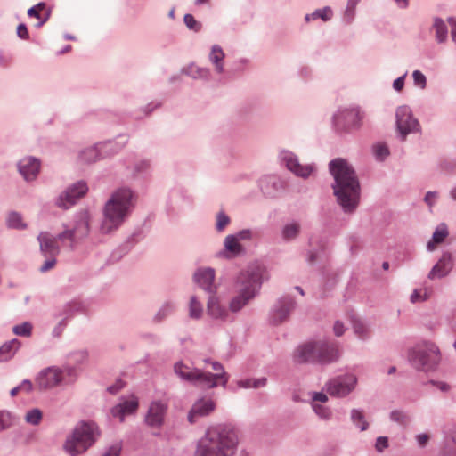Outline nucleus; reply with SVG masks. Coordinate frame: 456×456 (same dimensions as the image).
<instances>
[{
  "label": "nucleus",
  "instance_id": "44",
  "mask_svg": "<svg viewBox=\"0 0 456 456\" xmlns=\"http://www.w3.org/2000/svg\"><path fill=\"white\" fill-rule=\"evenodd\" d=\"M230 224L231 218L224 210L216 213L215 228L217 232H223Z\"/></svg>",
  "mask_w": 456,
  "mask_h": 456
},
{
  "label": "nucleus",
  "instance_id": "3",
  "mask_svg": "<svg viewBox=\"0 0 456 456\" xmlns=\"http://www.w3.org/2000/svg\"><path fill=\"white\" fill-rule=\"evenodd\" d=\"M91 215L87 209H81L74 215L71 225L63 224V231L56 236L48 232H41L37 236L40 252L44 256H57L60 248L57 240L69 243V248L74 249L76 245L88 237L90 233Z\"/></svg>",
  "mask_w": 456,
  "mask_h": 456
},
{
  "label": "nucleus",
  "instance_id": "63",
  "mask_svg": "<svg viewBox=\"0 0 456 456\" xmlns=\"http://www.w3.org/2000/svg\"><path fill=\"white\" fill-rule=\"evenodd\" d=\"M429 440L428 434L422 433L416 436V441L420 447L426 446Z\"/></svg>",
  "mask_w": 456,
  "mask_h": 456
},
{
  "label": "nucleus",
  "instance_id": "51",
  "mask_svg": "<svg viewBox=\"0 0 456 456\" xmlns=\"http://www.w3.org/2000/svg\"><path fill=\"white\" fill-rule=\"evenodd\" d=\"M12 424V414L7 411H0V431L7 429Z\"/></svg>",
  "mask_w": 456,
  "mask_h": 456
},
{
  "label": "nucleus",
  "instance_id": "12",
  "mask_svg": "<svg viewBox=\"0 0 456 456\" xmlns=\"http://www.w3.org/2000/svg\"><path fill=\"white\" fill-rule=\"evenodd\" d=\"M395 126L402 141L410 134L419 130V124L413 117L412 110L408 105L399 106L395 110Z\"/></svg>",
  "mask_w": 456,
  "mask_h": 456
},
{
  "label": "nucleus",
  "instance_id": "23",
  "mask_svg": "<svg viewBox=\"0 0 456 456\" xmlns=\"http://www.w3.org/2000/svg\"><path fill=\"white\" fill-rule=\"evenodd\" d=\"M220 254L226 259H233L244 256L247 249L234 236L228 234L224 240V249Z\"/></svg>",
  "mask_w": 456,
  "mask_h": 456
},
{
  "label": "nucleus",
  "instance_id": "28",
  "mask_svg": "<svg viewBox=\"0 0 456 456\" xmlns=\"http://www.w3.org/2000/svg\"><path fill=\"white\" fill-rule=\"evenodd\" d=\"M302 226L299 221L291 220L285 223L280 231V236L283 242L290 243L295 241L300 235Z\"/></svg>",
  "mask_w": 456,
  "mask_h": 456
},
{
  "label": "nucleus",
  "instance_id": "53",
  "mask_svg": "<svg viewBox=\"0 0 456 456\" xmlns=\"http://www.w3.org/2000/svg\"><path fill=\"white\" fill-rule=\"evenodd\" d=\"M439 194L436 191H429L426 193L424 197L425 203L429 207L432 208L435 206L437 202Z\"/></svg>",
  "mask_w": 456,
  "mask_h": 456
},
{
  "label": "nucleus",
  "instance_id": "5",
  "mask_svg": "<svg viewBox=\"0 0 456 456\" xmlns=\"http://www.w3.org/2000/svg\"><path fill=\"white\" fill-rule=\"evenodd\" d=\"M238 444V435L233 428L213 426L198 441L193 456H233Z\"/></svg>",
  "mask_w": 456,
  "mask_h": 456
},
{
  "label": "nucleus",
  "instance_id": "19",
  "mask_svg": "<svg viewBox=\"0 0 456 456\" xmlns=\"http://www.w3.org/2000/svg\"><path fill=\"white\" fill-rule=\"evenodd\" d=\"M17 167L23 179L31 183L36 181L40 173L41 161L36 157L27 156L18 161Z\"/></svg>",
  "mask_w": 456,
  "mask_h": 456
},
{
  "label": "nucleus",
  "instance_id": "21",
  "mask_svg": "<svg viewBox=\"0 0 456 456\" xmlns=\"http://www.w3.org/2000/svg\"><path fill=\"white\" fill-rule=\"evenodd\" d=\"M138 399L134 395L129 398H121L120 402L113 406L110 414L113 418L118 419L120 422L125 420V416L133 414L138 409Z\"/></svg>",
  "mask_w": 456,
  "mask_h": 456
},
{
  "label": "nucleus",
  "instance_id": "64",
  "mask_svg": "<svg viewBox=\"0 0 456 456\" xmlns=\"http://www.w3.org/2000/svg\"><path fill=\"white\" fill-rule=\"evenodd\" d=\"M432 384L436 385V387L443 392H448L450 390V386L445 382L432 381Z\"/></svg>",
  "mask_w": 456,
  "mask_h": 456
},
{
  "label": "nucleus",
  "instance_id": "56",
  "mask_svg": "<svg viewBox=\"0 0 456 456\" xmlns=\"http://www.w3.org/2000/svg\"><path fill=\"white\" fill-rule=\"evenodd\" d=\"M312 402L311 403H325L328 402L329 398L326 394L323 392H312L311 394Z\"/></svg>",
  "mask_w": 456,
  "mask_h": 456
},
{
  "label": "nucleus",
  "instance_id": "59",
  "mask_svg": "<svg viewBox=\"0 0 456 456\" xmlns=\"http://www.w3.org/2000/svg\"><path fill=\"white\" fill-rule=\"evenodd\" d=\"M345 330H346V328H345L344 323L341 322L340 321H336L334 323V326H333L334 334L337 337H340L344 334Z\"/></svg>",
  "mask_w": 456,
  "mask_h": 456
},
{
  "label": "nucleus",
  "instance_id": "27",
  "mask_svg": "<svg viewBox=\"0 0 456 456\" xmlns=\"http://www.w3.org/2000/svg\"><path fill=\"white\" fill-rule=\"evenodd\" d=\"M127 142L126 135H118L114 140L99 142L102 156L106 158L117 154L126 145Z\"/></svg>",
  "mask_w": 456,
  "mask_h": 456
},
{
  "label": "nucleus",
  "instance_id": "49",
  "mask_svg": "<svg viewBox=\"0 0 456 456\" xmlns=\"http://www.w3.org/2000/svg\"><path fill=\"white\" fill-rule=\"evenodd\" d=\"M389 418L392 421L400 425H405L409 421L408 415L403 411L394 410L390 412Z\"/></svg>",
  "mask_w": 456,
  "mask_h": 456
},
{
  "label": "nucleus",
  "instance_id": "32",
  "mask_svg": "<svg viewBox=\"0 0 456 456\" xmlns=\"http://www.w3.org/2000/svg\"><path fill=\"white\" fill-rule=\"evenodd\" d=\"M333 17V11L330 6H325L323 8L316 9L312 13H307L305 15V22H310L312 20H316L318 19L322 20L324 22L330 20Z\"/></svg>",
  "mask_w": 456,
  "mask_h": 456
},
{
  "label": "nucleus",
  "instance_id": "2",
  "mask_svg": "<svg viewBox=\"0 0 456 456\" xmlns=\"http://www.w3.org/2000/svg\"><path fill=\"white\" fill-rule=\"evenodd\" d=\"M329 170L334 179L331 188L338 204L344 213H354L361 197L360 182L354 169L346 159L337 158L329 163Z\"/></svg>",
  "mask_w": 456,
  "mask_h": 456
},
{
  "label": "nucleus",
  "instance_id": "13",
  "mask_svg": "<svg viewBox=\"0 0 456 456\" xmlns=\"http://www.w3.org/2000/svg\"><path fill=\"white\" fill-rule=\"evenodd\" d=\"M175 374L182 380L204 388V384L209 383V377L203 374V370L178 361L174 364Z\"/></svg>",
  "mask_w": 456,
  "mask_h": 456
},
{
  "label": "nucleus",
  "instance_id": "15",
  "mask_svg": "<svg viewBox=\"0 0 456 456\" xmlns=\"http://www.w3.org/2000/svg\"><path fill=\"white\" fill-rule=\"evenodd\" d=\"M279 158L281 162L290 172L295 175L301 178H308L312 173L315 170V167L313 164L302 165L297 156L288 150H282L279 153Z\"/></svg>",
  "mask_w": 456,
  "mask_h": 456
},
{
  "label": "nucleus",
  "instance_id": "35",
  "mask_svg": "<svg viewBox=\"0 0 456 456\" xmlns=\"http://www.w3.org/2000/svg\"><path fill=\"white\" fill-rule=\"evenodd\" d=\"M448 236V230L445 224H440L433 232L432 240L427 244L428 251H432L435 248V244L441 243Z\"/></svg>",
  "mask_w": 456,
  "mask_h": 456
},
{
  "label": "nucleus",
  "instance_id": "58",
  "mask_svg": "<svg viewBox=\"0 0 456 456\" xmlns=\"http://www.w3.org/2000/svg\"><path fill=\"white\" fill-rule=\"evenodd\" d=\"M17 36L20 39L27 40L29 38L28 30L27 28V26L24 23H20L17 27Z\"/></svg>",
  "mask_w": 456,
  "mask_h": 456
},
{
  "label": "nucleus",
  "instance_id": "16",
  "mask_svg": "<svg viewBox=\"0 0 456 456\" xmlns=\"http://www.w3.org/2000/svg\"><path fill=\"white\" fill-rule=\"evenodd\" d=\"M295 307L296 302L293 297L287 296L279 298L270 312V322L273 325H279L286 322Z\"/></svg>",
  "mask_w": 456,
  "mask_h": 456
},
{
  "label": "nucleus",
  "instance_id": "7",
  "mask_svg": "<svg viewBox=\"0 0 456 456\" xmlns=\"http://www.w3.org/2000/svg\"><path fill=\"white\" fill-rule=\"evenodd\" d=\"M100 436L101 430L95 422L81 420L67 436L62 447L69 456H80L94 446Z\"/></svg>",
  "mask_w": 456,
  "mask_h": 456
},
{
  "label": "nucleus",
  "instance_id": "46",
  "mask_svg": "<svg viewBox=\"0 0 456 456\" xmlns=\"http://www.w3.org/2000/svg\"><path fill=\"white\" fill-rule=\"evenodd\" d=\"M372 152L375 159L379 161H383L390 153L388 147L384 143H377L373 145Z\"/></svg>",
  "mask_w": 456,
  "mask_h": 456
},
{
  "label": "nucleus",
  "instance_id": "37",
  "mask_svg": "<svg viewBox=\"0 0 456 456\" xmlns=\"http://www.w3.org/2000/svg\"><path fill=\"white\" fill-rule=\"evenodd\" d=\"M267 379L263 377L259 379H240L237 380L236 384L239 388H260L266 386Z\"/></svg>",
  "mask_w": 456,
  "mask_h": 456
},
{
  "label": "nucleus",
  "instance_id": "60",
  "mask_svg": "<svg viewBox=\"0 0 456 456\" xmlns=\"http://www.w3.org/2000/svg\"><path fill=\"white\" fill-rule=\"evenodd\" d=\"M354 11H355L354 8H350L349 6L346 5L345 13H344V20L346 23H351L353 21L354 17Z\"/></svg>",
  "mask_w": 456,
  "mask_h": 456
},
{
  "label": "nucleus",
  "instance_id": "54",
  "mask_svg": "<svg viewBox=\"0 0 456 456\" xmlns=\"http://www.w3.org/2000/svg\"><path fill=\"white\" fill-rule=\"evenodd\" d=\"M46 259L43 263V265L39 267V271L41 273H45L56 265V256H45Z\"/></svg>",
  "mask_w": 456,
  "mask_h": 456
},
{
  "label": "nucleus",
  "instance_id": "14",
  "mask_svg": "<svg viewBox=\"0 0 456 456\" xmlns=\"http://www.w3.org/2000/svg\"><path fill=\"white\" fill-rule=\"evenodd\" d=\"M88 191L87 183L77 181L66 188L55 200V205L62 209H69L73 207L79 199L83 198Z\"/></svg>",
  "mask_w": 456,
  "mask_h": 456
},
{
  "label": "nucleus",
  "instance_id": "42",
  "mask_svg": "<svg viewBox=\"0 0 456 456\" xmlns=\"http://www.w3.org/2000/svg\"><path fill=\"white\" fill-rule=\"evenodd\" d=\"M202 314V304L199 301L196 296H191L189 302V317L194 320H199L201 318Z\"/></svg>",
  "mask_w": 456,
  "mask_h": 456
},
{
  "label": "nucleus",
  "instance_id": "17",
  "mask_svg": "<svg viewBox=\"0 0 456 456\" xmlns=\"http://www.w3.org/2000/svg\"><path fill=\"white\" fill-rule=\"evenodd\" d=\"M258 187L267 198L277 197L285 188V182L276 175H265L258 180Z\"/></svg>",
  "mask_w": 456,
  "mask_h": 456
},
{
  "label": "nucleus",
  "instance_id": "29",
  "mask_svg": "<svg viewBox=\"0 0 456 456\" xmlns=\"http://www.w3.org/2000/svg\"><path fill=\"white\" fill-rule=\"evenodd\" d=\"M181 73L190 77L194 80H202L208 82L211 77V71L208 68L200 67L195 63H190L181 69Z\"/></svg>",
  "mask_w": 456,
  "mask_h": 456
},
{
  "label": "nucleus",
  "instance_id": "52",
  "mask_svg": "<svg viewBox=\"0 0 456 456\" xmlns=\"http://www.w3.org/2000/svg\"><path fill=\"white\" fill-rule=\"evenodd\" d=\"M375 450L381 453L389 447V440L387 436H379L375 442Z\"/></svg>",
  "mask_w": 456,
  "mask_h": 456
},
{
  "label": "nucleus",
  "instance_id": "6",
  "mask_svg": "<svg viewBox=\"0 0 456 456\" xmlns=\"http://www.w3.org/2000/svg\"><path fill=\"white\" fill-rule=\"evenodd\" d=\"M340 353L336 343L326 339L309 340L299 345L293 352V361L298 364L312 363L328 365L339 359Z\"/></svg>",
  "mask_w": 456,
  "mask_h": 456
},
{
  "label": "nucleus",
  "instance_id": "26",
  "mask_svg": "<svg viewBox=\"0 0 456 456\" xmlns=\"http://www.w3.org/2000/svg\"><path fill=\"white\" fill-rule=\"evenodd\" d=\"M151 162L147 159H141L134 161L126 167L127 176L131 181L144 178L151 172Z\"/></svg>",
  "mask_w": 456,
  "mask_h": 456
},
{
  "label": "nucleus",
  "instance_id": "57",
  "mask_svg": "<svg viewBox=\"0 0 456 456\" xmlns=\"http://www.w3.org/2000/svg\"><path fill=\"white\" fill-rule=\"evenodd\" d=\"M406 76L407 72L394 80L393 88L395 91L401 92L403 89Z\"/></svg>",
  "mask_w": 456,
  "mask_h": 456
},
{
  "label": "nucleus",
  "instance_id": "47",
  "mask_svg": "<svg viewBox=\"0 0 456 456\" xmlns=\"http://www.w3.org/2000/svg\"><path fill=\"white\" fill-rule=\"evenodd\" d=\"M32 331V325L28 322H22L21 324L15 325L12 328V332L17 336L29 337Z\"/></svg>",
  "mask_w": 456,
  "mask_h": 456
},
{
  "label": "nucleus",
  "instance_id": "39",
  "mask_svg": "<svg viewBox=\"0 0 456 456\" xmlns=\"http://www.w3.org/2000/svg\"><path fill=\"white\" fill-rule=\"evenodd\" d=\"M6 224L11 229L24 230L27 228V224L23 221L21 214L16 211L8 214Z\"/></svg>",
  "mask_w": 456,
  "mask_h": 456
},
{
  "label": "nucleus",
  "instance_id": "9",
  "mask_svg": "<svg viewBox=\"0 0 456 456\" xmlns=\"http://www.w3.org/2000/svg\"><path fill=\"white\" fill-rule=\"evenodd\" d=\"M409 361L415 369L428 371L439 363L440 352L435 344L423 342L410 350Z\"/></svg>",
  "mask_w": 456,
  "mask_h": 456
},
{
  "label": "nucleus",
  "instance_id": "34",
  "mask_svg": "<svg viewBox=\"0 0 456 456\" xmlns=\"http://www.w3.org/2000/svg\"><path fill=\"white\" fill-rule=\"evenodd\" d=\"M432 27L436 32V42L439 44L444 43L448 37V28L444 20L439 17H436Z\"/></svg>",
  "mask_w": 456,
  "mask_h": 456
},
{
  "label": "nucleus",
  "instance_id": "43",
  "mask_svg": "<svg viewBox=\"0 0 456 456\" xmlns=\"http://www.w3.org/2000/svg\"><path fill=\"white\" fill-rule=\"evenodd\" d=\"M42 419H43V412L38 408H33V409L28 410L24 416L25 421L28 424L33 425V426L39 425Z\"/></svg>",
  "mask_w": 456,
  "mask_h": 456
},
{
  "label": "nucleus",
  "instance_id": "24",
  "mask_svg": "<svg viewBox=\"0 0 456 456\" xmlns=\"http://www.w3.org/2000/svg\"><path fill=\"white\" fill-rule=\"evenodd\" d=\"M453 267L452 256L449 252H444L437 263L428 273V279L444 278L449 274Z\"/></svg>",
  "mask_w": 456,
  "mask_h": 456
},
{
  "label": "nucleus",
  "instance_id": "31",
  "mask_svg": "<svg viewBox=\"0 0 456 456\" xmlns=\"http://www.w3.org/2000/svg\"><path fill=\"white\" fill-rule=\"evenodd\" d=\"M20 342L13 338L0 346V362L11 360L20 347Z\"/></svg>",
  "mask_w": 456,
  "mask_h": 456
},
{
  "label": "nucleus",
  "instance_id": "48",
  "mask_svg": "<svg viewBox=\"0 0 456 456\" xmlns=\"http://www.w3.org/2000/svg\"><path fill=\"white\" fill-rule=\"evenodd\" d=\"M183 21L188 29L192 30L194 32H199L201 30V23L196 20L193 15L190 13L185 14L183 17Z\"/></svg>",
  "mask_w": 456,
  "mask_h": 456
},
{
  "label": "nucleus",
  "instance_id": "38",
  "mask_svg": "<svg viewBox=\"0 0 456 456\" xmlns=\"http://www.w3.org/2000/svg\"><path fill=\"white\" fill-rule=\"evenodd\" d=\"M310 405L313 411L320 419L324 421H330L332 419L333 411L330 407L318 403H310Z\"/></svg>",
  "mask_w": 456,
  "mask_h": 456
},
{
  "label": "nucleus",
  "instance_id": "62",
  "mask_svg": "<svg viewBox=\"0 0 456 456\" xmlns=\"http://www.w3.org/2000/svg\"><path fill=\"white\" fill-rule=\"evenodd\" d=\"M19 387H20V391H24L26 393H30L33 390V384L29 379H24Z\"/></svg>",
  "mask_w": 456,
  "mask_h": 456
},
{
  "label": "nucleus",
  "instance_id": "45",
  "mask_svg": "<svg viewBox=\"0 0 456 456\" xmlns=\"http://www.w3.org/2000/svg\"><path fill=\"white\" fill-rule=\"evenodd\" d=\"M240 243L241 241H251L256 237V232L249 228L242 229L232 233Z\"/></svg>",
  "mask_w": 456,
  "mask_h": 456
},
{
  "label": "nucleus",
  "instance_id": "18",
  "mask_svg": "<svg viewBox=\"0 0 456 456\" xmlns=\"http://www.w3.org/2000/svg\"><path fill=\"white\" fill-rule=\"evenodd\" d=\"M215 269L212 267H201L193 274L194 282L209 296L216 294L217 286L215 284Z\"/></svg>",
  "mask_w": 456,
  "mask_h": 456
},
{
  "label": "nucleus",
  "instance_id": "25",
  "mask_svg": "<svg viewBox=\"0 0 456 456\" xmlns=\"http://www.w3.org/2000/svg\"><path fill=\"white\" fill-rule=\"evenodd\" d=\"M167 408V404L162 402H152L145 418L146 423L152 428L160 427L164 421Z\"/></svg>",
  "mask_w": 456,
  "mask_h": 456
},
{
  "label": "nucleus",
  "instance_id": "36",
  "mask_svg": "<svg viewBox=\"0 0 456 456\" xmlns=\"http://www.w3.org/2000/svg\"><path fill=\"white\" fill-rule=\"evenodd\" d=\"M175 310V303L171 301L165 302L153 316V322L159 323L163 322L167 317L171 315Z\"/></svg>",
  "mask_w": 456,
  "mask_h": 456
},
{
  "label": "nucleus",
  "instance_id": "55",
  "mask_svg": "<svg viewBox=\"0 0 456 456\" xmlns=\"http://www.w3.org/2000/svg\"><path fill=\"white\" fill-rule=\"evenodd\" d=\"M122 446L117 443L107 449L102 456H120Z\"/></svg>",
  "mask_w": 456,
  "mask_h": 456
},
{
  "label": "nucleus",
  "instance_id": "41",
  "mask_svg": "<svg viewBox=\"0 0 456 456\" xmlns=\"http://www.w3.org/2000/svg\"><path fill=\"white\" fill-rule=\"evenodd\" d=\"M352 327L354 334L360 339H366L370 336V328L369 326L360 319H353L352 320Z\"/></svg>",
  "mask_w": 456,
  "mask_h": 456
},
{
  "label": "nucleus",
  "instance_id": "10",
  "mask_svg": "<svg viewBox=\"0 0 456 456\" xmlns=\"http://www.w3.org/2000/svg\"><path fill=\"white\" fill-rule=\"evenodd\" d=\"M364 118V111L358 106L340 107L332 116L333 128L339 134L358 130Z\"/></svg>",
  "mask_w": 456,
  "mask_h": 456
},
{
  "label": "nucleus",
  "instance_id": "30",
  "mask_svg": "<svg viewBox=\"0 0 456 456\" xmlns=\"http://www.w3.org/2000/svg\"><path fill=\"white\" fill-rule=\"evenodd\" d=\"M225 53L219 45H214L208 54V60L214 66L216 74L221 75L224 72Z\"/></svg>",
  "mask_w": 456,
  "mask_h": 456
},
{
  "label": "nucleus",
  "instance_id": "40",
  "mask_svg": "<svg viewBox=\"0 0 456 456\" xmlns=\"http://www.w3.org/2000/svg\"><path fill=\"white\" fill-rule=\"evenodd\" d=\"M350 419L353 424L359 428L361 431H365L369 428V423L366 421L363 411L359 409H353L350 412Z\"/></svg>",
  "mask_w": 456,
  "mask_h": 456
},
{
  "label": "nucleus",
  "instance_id": "1",
  "mask_svg": "<svg viewBox=\"0 0 456 456\" xmlns=\"http://www.w3.org/2000/svg\"><path fill=\"white\" fill-rule=\"evenodd\" d=\"M269 280L267 268L254 262L241 270L234 279L236 294L229 301V308L223 305L216 294L211 295L207 303L208 315L217 322H233L231 313L237 314L254 300L260 293L263 283Z\"/></svg>",
  "mask_w": 456,
  "mask_h": 456
},
{
  "label": "nucleus",
  "instance_id": "22",
  "mask_svg": "<svg viewBox=\"0 0 456 456\" xmlns=\"http://www.w3.org/2000/svg\"><path fill=\"white\" fill-rule=\"evenodd\" d=\"M216 409V403L211 399L200 398L197 400L188 413V420L193 424L199 418L208 416Z\"/></svg>",
  "mask_w": 456,
  "mask_h": 456
},
{
  "label": "nucleus",
  "instance_id": "50",
  "mask_svg": "<svg viewBox=\"0 0 456 456\" xmlns=\"http://www.w3.org/2000/svg\"><path fill=\"white\" fill-rule=\"evenodd\" d=\"M412 79L415 86L422 90L427 87V77L420 70H414L412 72Z\"/></svg>",
  "mask_w": 456,
  "mask_h": 456
},
{
  "label": "nucleus",
  "instance_id": "4",
  "mask_svg": "<svg viewBox=\"0 0 456 456\" xmlns=\"http://www.w3.org/2000/svg\"><path fill=\"white\" fill-rule=\"evenodd\" d=\"M138 201V194L131 187L123 185L115 189L102 208L100 231L110 234L118 230L129 218Z\"/></svg>",
  "mask_w": 456,
  "mask_h": 456
},
{
  "label": "nucleus",
  "instance_id": "20",
  "mask_svg": "<svg viewBox=\"0 0 456 456\" xmlns=\"http://www.w3.org/2000/svg\"><path fill=\"white\" fill-rule=\"evenodd\" d=\"M206 363H209L212 367V370L216 371V373H211L208 371L203 370V374L210 377L208 378L211 381L208 384H204V389H211L216 387L218 385H221L223 387H226L227 383L229 381V374L224 370V366L216 361H211L210 359L205 360Z\"/></svg>",
  "mask_w": 456,
  "mask_h": 456
},
{
  "label": "nucleus",
  "instance_id": "8",
  "mask_svg": "<svg viewBox=\"0 0 456 456\" xmlns=\"http://www.w3.org/2000/svg\"><path fill=\"white\" fill-rule=\"evenodd\" d=\"M77 370L72 366H49L41 370L35 379L36 387L40 391H47L57 387L69 386L77 379Z\"/></svg>",
  "mask_w": 456,
  "mask_h": 456
},
{
  "label": "nucleus",
  "instance_id": "33",
  "mask_svg": "<svg viewBox=\"0 0 456 456\" xmlns=\"http://www.w3.org/2000/svg\"><path fill=\"white\" fill-rule=\"evenodd\" d=\"M79 158L86 163H93L102 159L103 157L102 156L99 142L83 150L80 152Z\"/></svg>",
  "mask_w": 456,
  "mask_h": 456
},
{
  "label": "nucleus",
  "instance_id": "61",
  "mask_svg": "<svg viewBox=\"0 0 456 456\" xmlns=\"http://www.w3.org/2000/svg\"><path fill=\"white\" fill-rule=\"evenodd\" d=\"M160 106L159 103H156V102H150L148 103L147 105H145L144 107L142 108V111L143 112V114L145 116H148L150 115L154 110H156L157 108H159Z\"/></svg>",
  "mask_w": 456,
  "mask_h": 456
},
{
  "label": "nucleus",
  "instance_id": "11",
  "mask_svg": "<svg viewBox=\"0 0 456 456\" xmlns=\"http://www.w3.org/2000/svg\"><path fill=\"white\" fill-rule=\"evenodd\" d=\"M357 381V377L354 373H346L329 379L324 385V389L332 397L343 398L355 389Z\"/></svg>",
  "mask_w": 456,
  "mask_h": 456
}]
</instances>
